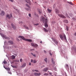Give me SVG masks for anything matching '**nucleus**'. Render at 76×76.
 Instances as JSON below:
<instances>
[{"label":"nucleus","instance_id":"0e129e2a","mask_svg":"<svg viewBox=\"0 0 76 76\" xmlns=\"http://www.w3.org/2000/svg\"><path fill=\"white\" fill-rule=\"evenodd\" d=\"M48 72H49V71H48Z\"/></svg>","mask_w":76,"mask_h":76},{"label":"nucleus","instance_id":"4d7b16f0","mask_svg":"<svg viewBox=\"0 0 76 76\" xmlns=\"http://www.w3.org/2000/svg\"><path fill=\"white\" fill-rule=\"evenodd\" d=\"M42 41H41L40 42V43H41V44H42Z\"/></svg>","mask_w":76,"mask_h":76},{"label":"nucleus","instance_id":"052dcab7","mask_svg":"<svg viewBox=\"0 0 76 76\" xmlns=\"http://www.w3.org/2000/svg\"><path fill=\"white\" fill-rule=\"evenodd\" d=\"M18 12H19V11L18 10Z\"/></svg>","mask_w":76,"mask_h":76},{"label":"nucleus","instance_id":"603ef678","mask_svg":"<svg viewBox=\"0 0 76 76\" xmlns=\"http://www.w3.org/2000/svg\"><path fill=\"white\" fill-rule=\"evenodd\" d=\"M49 74H50V75H51L52 74V73H51V72H50V73H49Z\"/></svg>","mask_w":76,"mask_h":76},{"label":"nucleus","instance_id":"de8ad7c7","mask_svg":"<svg viewBox=\"0 0 76 76\" xmlns=\"http://www.w3.org/2000/svg\"><path fill=\"white\" fill-rule=\"evenodd\" d=\"M33 56H34V57H36V55H35L33 54Z\"/></svg>","mask_w":76,"mask_h":76},{"label":"nucleus","instance_id":"39448f33","mask_svg":"<svg viewBox=\"0 0 76 76\" xmlns=\"http://www.w3.org/2000/svg\"><path fill=\"white\" fill-rule=\"evenodd\" d=\"M26 6L28 7V8H27L26 9V10L28 11H31V7H29V6L28 5V4H26Z\"/></svg>","mask_w":76,"mask_h":76},{"label":"nucleus","instance_id":"7c9ffc66","mask_svg":"<svg viewBox=\"0 0 76 76\" xmlns=\"http://www.w3.org/2000/svg\"><path fill=\"white\" fill-rule=\"evenodd\" d=\"M66 16L67 17V18H70V17L68 16V15L67 14H66Z\"/></svg>","mask_w":76,"mask_h":76},{"label":"nucleus","instance_id":"dca6fc26","mask_svg":"<svg viewBox=\"0 0 76 76\" xmlns=\"http://www.w3.org/2000/svg\"><path fill=\"white\" fill-rule=\"evenodd\" d=\"M8 42L10 44H13V41L10 40L8 41Z\"/></svg>","mask_w":76,"mask_h":76},{"label":"nucleus","instance_id":"680f3d73","mask_svg":"<svg viewBox=\"0 0 76 76\" xmlns=\"http://www.w3.org/2000/svg\"><path fill=\"white\" fill-rule=\"evenodd\" d=\"M18 41H19V39H18Z\"/></svg>","mask_w":76,"mask_h":76},{"label":"nucleus","instance_id":"a19ab883","mask_svg":"<svg viewBox=\"0 0 76 76\" xmlns=\"http://www.w3.org/2000/svg\"><path fill=\"white\" fill-rule=\"evenodd\" d=\"M9 1H11V2H13V0H9Z\"/></svg>","mask_w":76,"mask_h":76},{"label":"nucleus","instance_id":"bf43d9fd","mask_svg":"<svg viewBox=\"0 0 76 76\" xmlns=\"http://www.w3.org/2000/svg\"><path fill=\"white\" fill-rule=\"evenodd\" d=\"M71 15H72V14H70Z\"/></svg>","mask_w":76,"mask_h":76},{"label":"nucleus","instance_id":"c9c22d12","mask_svg":"<svg viewBox=\"0 0 76 76\" xmlns=\"http://www.w3.org/2000/svg\"><path fill=\"white\" fill-rule=\"evenodd\" d=\"M34 25H36V26H37V25H39V23H37V24H34Z\"/></svg>","mask_w":76,"mask_h":76},{"label":"nucleus","instance_id":"6e6d98bb","mask_svg":"<svg viewBox=\"0 0 76 76\" xmlns=\"http://www.w3.org/2000/svg\"><path fill=\"white\" fill-rule=\"evenodd\" d=\"M74 50H75V51H76V49H74Z\"/></svg>","mask_w":76,"mask_h":76},{"label":"nucleus","instance_id":"a211bd4d","mask_svg":"<svg viewBox=\"0 0 76 76\" xmlns=\"http://www.w3.org/2000/svg\"><path fill=\"white\" fill-rule=\"evenodd\" d=\"M5 69H6V70H7L8 71H10V68H5Z\"/></svg>","mask_w":76,"mask_h":76},{"label":"nucleus","instance_id":"2eb2a0df","mask_svg":"<svg viewBox=\"0 0 76 76\" xmlns=\"http://www.w3.org/2000/svg\"><path fill=\"white\" fill-rule=\"evenodd\" d=\"M44 31L45 32H48V30L47 29L45 28H43Z\"/></svg>","mask_w":76,"mask_h":76},{"label":"nucleus","instance_id":"aec40b11","mask_svg":"<svg viewBox=\"0 0 76 76\" xmlns=\"http://www.w3.org/2000/svg\"><path fill=\"white\" fill-rule=\"evenodd\" d=\"M11 58L12 59H15V56L14 55H12L11 56Z\"/></svg>","mask_w":76,"mask_h":76},{"label":"nucleus","instance_id":"a878e982","mask_svg":"<svg viewBox=\"0 0 76 76\" xmlns=\"http://www.w3.org/2000/svg\"><path fill=\"white\" fill-rule=\"evenodd\" d=\"M44 60L45 61V62H46V63H47V58H45V59H44Z\"/></svg>","mask_w":76,"mask_h":76},{"label":"nucleus","instance_id":"9b49d317","mask_svg":"<svg viewBox=\"0 0 76 76\" xmlns=\"http://www.w3.org/2000/svg\"><path fill=\"white\" fill-rule=\"evenodd\" d=\"M11 26H12V27L13 28V29H16V26H15L14 25V24H13L12 23Z\"/></svg>","mask_w":76,"mask_h":76},{"label":"nucleus","instance_id":"393cba45","mask_svg":"<svg viewBox=\"0 0 76 76\" xmlns=\"http://www.w3.org/2000/svg\"><path fill=\"white\" fill-rule=\"evenodd\" d=\"M26 2L27 3H30V1L29 0H27V1H26Z\"/></svg>","mask_w":76,"mask_h":76},{"label":"nucleus","instance_id":"412c9836","mask_svg":"<svg viewBox=\"0 0 76 76\" xmlns=\"http://www.w3.org/2000/svg\"><path fill=\"white\" fill-rule=\"evenodd\" d=\"M47 10L49 13H51V11H52L51 10H50L49 9H47Z\"/></svg>","mask_w":76,"mask_h":76},{"label":"nucleus","instance_id":"4be33fe9","mask_svg":"<svg viewBox=\"0 0 76 76\" xmlns=\"http://www.w3.org/2000/svg\"><path fill=\"white\" fill-rule=\"evenodd\" d=\"M64 23H67L68 22V20H65L64 21Z\"/></svg>","mask_w":76,"mask_h":76},{"label":"nucleus","instance_id":"13d9d810","mask_svg":"<svg viewBox=\"0 0 76 76\" xmlns=\"http://www.w3.org/2000/svg\"><path fill=\"white\" fill-rule=\"evenodd\" d=\"M31 54L32 55H33V53H31Z\"/></svg>","mask_w":76,"mask_h":76},{"label":"nucleus","instance_id":"423d86ee","mask_svg":"<svg viewBox=\"0 0 76 76\" xmlns=\"http://www.w3.org/2000/svg\"><path fill=\"white\" fill-rule=\"evenodd\" d=\"M31 46H32V47H38L37 45L35 43H31Z\"/></svg>","mask_w":76,"mask_h":76},{"label":"nucleus","instance_id":"58836bf2","mask_svg":"<svg viewBox=\"0 0 76 76\" xmlns=\"http://www.w3.org/2000/svg\"><path fill=\"white\" fill-rule=\"evenodd\" d=\"M74 35H75V36H76V32H75L74 34Z\"/></svg>","mask_w":76,"mask_h":76},{"label":"nucleus","instance_id":"c85d7f7f","mask_svg":"<svg viewBox=\"0 0 76 76\" xmlns=\"http://www.w3.org/2000/svg\"><path fill=\"white\" fill-rule=\"evenodd\" d=\"M12 66L13 67V68H16L17 66Z\"/></svg>","mask_w":76,"mask_h":76},{"label":"nucleus","instance_id":"5701e85b","mask_svg":"<svg viewBox=\"0 0 76 76\" xmlns=\"http://www.w3.org/2000/svg\"><path fill=\"white\" fill-rule=\"evenodd\" d=\"M53 60H54V59H53V58H52L51 59V61H52V63H53V64H55V62H54V61Z\"/></svg>","mask_w":76,"mask_h":76},{"label":"nucleus","instance_id":"a18cd8bd","mask_svg":"<svg viewBox=\"0 0 76 76\" xmlns=\"http://www.w3.org/2000/svg\"><path fill=\"white\" fill-rule=\"evenodd\" d=\"M44 53H46V51L45 50H44Z\"/></svg>","mask_w":76,"mask_h":76},{"label":"nucleus","instance_id":"6ab92c4d","mask_svg":"<svg viewBox=\"0 0 76 76\" xmlns=\"http://www.w3.org/2000/svg\"><path fill=\"white\" fill-rule=\"evenodd\" d=\"M23 26L24 27H25V29H29V28H28V27L27 26H26V25H24Z\"/></svg>","mask_w":76,"mask_h":76},{"label":"nucleus","instance_id":"b1692460","mask_svg":"<svg viewBox=\"0 0 76 76\" xmlns=\"http://www.w3.org/2000/svg\"><path fill=\"white\" fill-rule=\"evenodd\" d=\"M67 3L69 4H71V5H73V4H72V2H69V1H67Z\"/></svg>","mask_w":76,"mask_h":76},{"label":"nucleus","instance_id":"ddd939ff","mask_svg":"<svg viewBox=\"0 0 76 76\" xmlns=\"http://www.w3.org/2000/svg\"><path fill=\"white\" fill-rule=\"evenodd\" d=\"M48 70V68H46L44 69L43 70V72H47V70Z\"/></svg>","mask_w":76,"mask_h":76},{"label":"nucleus","instance_id":"864d4df0","mask_svg":"<svg viewBox=\"0 0 76 76\" xmlns=\"http://www.w3.org/2000/svg\"><path fill=\"white\" fill-rule=\"evenodd\" d=\"M32 71L33 72H35V70H32Z\"/></svg>","mask_w":76,"mask_h":76},{"label":"nucleus","instance_id":"72a5a7b5","mask_svg":"<svg viewBox=\"0 0 76 76\" xmlns=\"http://www.w3.org/2000/svg\"><path fill=\"white\" fill-rule=\"evenodd\" d=\"M35 72H38L39 71H38V70H35Z\"/></svg>","mask_w":76,"mask_h":76},{"label":"nucleus","instance_id":"e433bc0d","mask_svg":"<svg viewBox=\"0 0 76 76\" xmlns=\"http://www.w3.org/2000/svg\"><path fill=\"white\" fill-rule=\"evenodd\" d=\"M20 62H22V59H21L20 60Z\"/></svg>","mask_w":76,"mask_h":76},{"label":"nucleus","instance_id":"f03ea898","mask_svg":"<svg viewBox=\"0 0 76 76\" xmlns=\"http://www.w3.org/2000/svg\"><path fill=\"white\" fill-rule=\"evenodd\" d=\"M18 38H21V39H22L23 40H24V41H28V42H32V40L30 39H25L24 37L22 36H19L18 37Z\"/></svg>","mask_w":76,"mask_h":76},{"label":"nucleus","instance_id":"9d476101","mask_svg":"<svg viewBox=\"0 0 76 76\" xmlns=\"http://www.w3.org/2000/svg\"><path fill=\"white\" fill-rule=\"evenodd\" d=\"M5 14V12H4V11H1V13H0V15L1 16H4Z\"/></svg>","mask_w":76,"mask_h":76},{"label":"nucleus","instance_id":"c03bdc74","mask_svg":"<svg viewBox=\"0 0 76 76\" xmlns=\"http://www.w3.org/2000/svg\"><path fill=\"white\" fill-rule=\"evenodd\" d=\"M38 12H39V14H41V12L39 11Z\"/></svg>","mask_w":76,"mask_h":76},{"label":"nucleus","instance_id":"49530a36","mask_svg":"<svg viewBox=\"0 0 76 76\" xmlns=\"http://www.w3.org/2000/svg\"><path fill=\"white\" fill-rule=\"evenodd\" d=\"M72 19H73V20H76V19H75V18H72Z\"/></svg>","mask_w":76,"mask_h":76},{"label":"nucleus","instance_id":"3c124183","mask_svg":"<svg viewBox=\"0 0 76 76\" xmlns=\"http://www.w3.org/2000/svg\"><path fill=\"white\" fill-rule=\"evenodd\" d=\"M50 56H52V54L51 53H50Z\"/></svg>","mask_w":76,"mask_h":76},{"label":"nucleus","instance_id":"ea45409f","mask_svg":"<svg viewBox=\"0 0 76 76\" xmlns=\"http://www.w3.org/2000/svg\"><path fill=\"white\" fill-rule=\"evenodd\" d=\"M31 63H33V60L31 59Z\"/></svg>","mask_w":76,"mask_h":76},{"label":"nucleus","instance_id":"338daca9","mask_svg":"<svg viewBox=\"0 0 76 76\" xmlns=\"http://www.w3.org/2000/svg\"><path fill=\"white\" fill-rule=\"evenodd\" d=\"M12 63H13V62H12Z\"/></svg>","mask_w":76,"mask_h":76},{"label":"nucleus","instance_id":"7ed1b4c3","mask_svg":"<svg viewBox=\"0 0 76 76\" xmlns=\"http://www.w3.org/2000/svg\"><path fill=\"white\" fill-rule=\"evenodd\" d=\"M60 37L61 39L62 40H63V39H64V38L65 40H67V39H66V35L64 34L62 35L61 34H60Z\"/></svg>","mask_w":76,"mask_h":76},{"label":"nucleus","instance_id":"79ce46f5","mask_svg":"<svg viewBox=\"0 0 76 76\" xmlns=\"http://www.w3.org/2000/svg\"><path fill=\"white\" fill-rule=\"evenodd\" d=\"M29 66H31V62H29Z\"/></svg>","mask_w":76,"mask_h":76},{"label":"nucleus","instance_id":"f257e3e1","mask_svg":"<svg viewBox=\"0 0 76 76\" xmlns=\"http://www.w3.org/2000/svg\"><path fill=\"white\" fill-rule=\"evenodd\" d=\"M41 20L42 21L43 23H45V26L46 28H47V27H48V24H47V23L48 22L47 18H45L44 17H42Z\"/></svg>","mask_w":76,"mask_h":76},{"label":"nucleus","instance_id":"20e7f679","mask_svg":"<svg viewBox=\"0 0 76 76\" xmlns=\"http://www.w3.org/2000/svg\"><path fill=\"white\" fill-rule=\"evenodd\" d=\"M0 34L1 35L2 37L4 38H5V39H9V38L6 37V36L5 35L2 34L1 33H0Z\"/></svg>","mask_w":76,"mask_h":76},{"label":"nucleus","instance_id":"bb28decb","mask_svg":"<svg viewBox=\"0 0 76 76\" xmlns=\"http://www.w3.org/2000/svg\"><path fill=\"white\" fill-rule=\"evenodd\" d=\"M66 31H69V27L68 26H66Z\"/></svg>","mask_w":76,"mask_h":76},{"label":"nucleus","instance_id":"8fccbe9b","mask_svg":"<svg viewBox=\"0 0 76 76\" xmlns=\"http://www.w3.org/2000/svg\"><path fill=\"white\" fill-rule=\"evenodd\" d=\"M9 73H10V75H12V72H10Z\"/></svg>","mask_w":76,"mask_h":76},{"label":"nucleus","instance_id":"e2e57ef3","mask_svg":"<svg viewBox=\"0 0 76 76\" xmlns=\"http://www.w3.org/2000/svg\"><path fill=\"white\" fill-rule=\"evenodd\" d=\"M16 10H18L17 9Z\"/></svg>","mask_w":76,"mask_h":76},{"label":"nucleus","instance_id":"f704fd0d","mask_svg":"<svg viewBox=\"0 0 76 76\" xmlns=\"http://www.w3.org/2000/svg\"><path fill=\"white\" fill-rule=\"evenodd\" d=\"M30 51H34V49H31L30 50Z\"/></svg>","mask_w":76,"mask_h":76},{"label":"nucleus","instance_id":"5fc2aeb1","mask_svg":"<svg viewBox=\"0 0 76 76\" xmlns=\"http://www.w3.org/2000/svg\"><path fill=\"white\" fill-rule=\"evenodd\" d=\"M4 68H5H5H7V67H5V66H4Z\"/></svg>","mask_w":76,"mask_h":76},{"label":"nucleus","instance_id":"f8f14e48","mask_svg":"<svg viewBox=\"0 0 76 76\" xmlns=\"http://www.w3.org/2000/svg\"><path fill=\"white\" fill-rule=\"evenodd\" d=\"M34 75L35 76H40V75H41V73H34Z\"/></svg>","mask_w":76,"mask_h":76},{"label":"nucleus","instance_id":"2f4dec72","mask_svg":"<svg viewBox=\"0 0 76 76\" xmlns=\"http://www.w3.org/2000/svg\"><path fill=\"white\" fill-rule=\"evenodd\" d=\"M33 63H37V62L36 61V60H34Z\"/></svg>","mask_w":76,"mask_h":76},{"label":"nucleus","instance_id":"0eeeda50","mask_svg":"<svg viewBox=\"0 0 76 76\" xmlns=\"http://www.w3.org/2000/svg\"><path fill=\"white\" fill-rule=\"evenodd\" d=\"M7 18H8L9 19H10L11 18H12V14H10V15H7L6 16Z\"/></svg>","mask_w":76,"mask_h":76},{"label":"nucleus","instance_id":"f3484780","mask_svg":"<svg viewBox=\"0 0 76 76\" xmlns=\"http://www.w3.org/2000/svg\"><path fill=\"white\" fill-rule=\"evenodd\" d=\"M26 63H24L22 65V66H21V67H25V66H26Z\"/></svg>","mask_w":76,"mask_h":76},{"label":"nucleus","instance_id":"09e8293b","mask_svg":"<svg viewBox=\"0 0 76 76\" xmlns=\"http://www.w3.org/2000/svg\"><path fill=\"white\" fill-rule=\"evenodd\" d=\"M55 70L56 71L57 70V68H55Z\"/></svg>","mask_w":76,"mask_h":76},{"label":"nucleus","instance_id":"69168bd1","mask_svg":"<svg viewBox=\"0 0 76 76\" xmlns=\"http://www.w3.org/2000/svg\"><path fill=\"white\" fill-rule=\"evenodd\" d=\"M49 29H50H50L49 28Z\"/></svg>","mask_w":76,"mask_h":76},{"label":"nucleus","instance_id":"473e14b6","mask_svg":"<svg viewBox=\"0 0 76 76\" xmlns=\"http://www.w3.org/2000/svg\"><path fill=\"white\" fill-rule=\"evenodd\" d=\"M66 66L67 67V68H69V65L67 64H66Z\"/></svg>","mask_w":76,"mask_h":76},{"label":"nucleus","instance_id":"6e6552de","mask_svg":"<svg viewBox=\"0 0 76 76\" xmlns=\"http://www.w3.org/2000/svg\"><path fill=\"white\" fill-rule=\"evenodd\" d=\"M53 41L55 42V44H56V45H58V42L56 40V39H53Z\"/></svg>","mask_w":76,"mask_h":76},{"label":"nucleus","instance_id":"1a4fd4ad","mask_svg":"<svg viewBox=\"0 0 76 76\" xmlns=\"http://www.w3.org/2000/svg\"><path fill=\"white\" fill-rule=\"evenodd\" d=\"M58 15L59 17H60V18H66V17L61 14H58Z\"/></svg>","mask_w":76,"mask_h":76},{"label":"nucleus","instance_id":"cd10ccee","mask_svg":"<svg viewBox=\"0 0 76 76\" xmlns=\"http://www.w3.org/2000/svg\"><path fill=\"white\" fill-rule=\"evenodd\" d=\"M3 63L4 64H7V61H6L4 60L3 61Z\"/></svg>","mask_w":76,"mask_h":76},{"label":"nucleus","instance_id":"4468645a","mask_svg":"<svg viewBox=\"0 0 76 76\" xmlns=\"http://www.w3.org/2000/svg\"><path fill=\"white\" fill-rule=\"evenodd\" d=\"M55 11L56 14H58L59 13V10L57 9H56Z\"/></svg>","mask_w":76,"mask_h":76},{"label":"nucleus","instance_id":"4c0bfd02","mask_svg":"<svg viewBox=\"0 0 76 76\" xmlns=\"http://www.w3.org/2000/svg\"><path fill=\"white\" fill-rule=\"evenodd\" d=\"M28 16L29 17H31V14H29Z\"/></svg>","mask_w":76,"mask_h":76},{"label":"nucleus","instance_id":"c756f323","mask_svg":"<svg viewBox=\"0 0 76 76\" xmlns=\"http://www.w3.org/2000/svg\"><path fill=\"white\" fill-rule=\"evenodd\" d=\"M44 75H45V76H48V73H45L44 74Z\"/></svg>","mask_w":76,"mask_h":76},{"label":"nucleus","instance_id":"37998d69","mask_svg":"<svg viewBox=\"0 0 76 76\" xmlns=\"http://www.w3.org/2000/svg\"><path fill=\"white\" fill-rule=\"evenodd\" d=\"M23 23V22H20L19 23L20 24V23Z\"/></svg>","mask_w":76,"mask_h":76}]
</instances>
